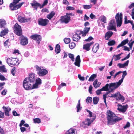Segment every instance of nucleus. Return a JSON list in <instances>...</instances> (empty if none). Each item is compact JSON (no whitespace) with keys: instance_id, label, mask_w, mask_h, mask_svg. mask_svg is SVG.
Masks as SVG:
<instances>
[{"instance_id":"26","label":"nucleus","mask_w":134,"mask_h":134,"mask_svg":"<svg viewBox=\"0 0 134 134\" xmlns=\"http://www.w3.org/2000/svg\"><path fill=\"white\" fill-rule=\"evenodd\" d=\"M99 48V45L98 43L95 44L93 46L92 48V50L93 52L96 53Z\"/></svg>"},{"instance_id":"29","label":"nucleus","mask_w":134,"mask_h":134,"mask_svg":"<svg viewBox=\"0 0 134 134\" xmlns=\"http://www.w3.org/2000/svg\"><path fill=\"white\" fill-rule=\"evenodd\" d=\"M55 52L57 53H59L60 51V46L58 44H57L55 46Z\"/></svg>"},{"instance_id":"59","label":"nucleus","mask_w":134,"mask_h":134,"mask_svg":"<svg viewBox=\"0 0 134 134\" xmlns=\"http://www.w3.org/2000/svg\"><path fill=\"white\" fill-rule=\"evenodd\" d=\"M130 57V53H129L126 57H125L124 58L121 59V61H123L124 60L126 59H128Z\"/></svg>"},{"instance_id":"2","label":"nucleus","mask_w":134,"mask_h":134,"mask_svg":"<svg viewBox=\"0 0 134 134\" xmlns=\"http://www.w3.org/2000/svg\"><path fill=\"white\" fill-rule=\"evenodd\" d=\"M20 1H13V2L10 3L9 5L10 9L12 10H14L20 8L24 2H23L18 4Z\"/></svg>"},{"instance_id":"6","label":"nucleus","mask_w":134,"mask_h":134,"mask_svg":"<svg viewBox=\"0 0 134 134\" xmlns=\"http://www.w3.org/2000/svg\"><path fill=\"white\" fill-rule=\"evenodd\" d=\"M32 83L30 81L25 79L23 83L24 88L26 90H31V85Z\"/></svg>"},{"instance_id":"17","label":"nucleus","mask_w":134,"mask_h":134,"mask_svg":"<svg viewBox=\"0 0 134 134\" xmlns=\"http://www.w3.org/2000/svg\"><path fill=\"white\" fill-rule=\"evenodd\" d=\"M7 25V23L5 20L3 19H0V27L1 29L5 28Z\"/></svg>"},{"instance_id":"52","label":"nucleus","mask_w":134,"mask_h":134,"mask_svg":"<svg viewBox=\"0 0 134 134\" xmlns=\"http://www.w3.org/2000/svg\"><path fill=\"white\" fill-rule=\"evenodd\" d=\"M114 56H115L116 57V58L114 59V60L115 61L118 60H119L121 58V57L118 54L115 55H114L113 56V57H114Z\"/></svg>"},{"instance_id":"28","label":"nucleus","mask_w":134,"mask_h":134,"mask_svg":"<svg viewBox=\"0 0 134 134\" xmlns=\"http://www.w3.org/2000/svg\"><path fill=\"white\" fill-rule=\"evenodd\" d=\"M110 83L109 84V88L110 89V90L108 92H107L105 94H104L106 95V96H107L109 93H110L111 92H112L113 91L115 90L116 89H114L115 88V86H112L111 87H110Z\"/></svg>"},{"instance_id":"7","label":"nucleus","mask_w":134,"mask_h":134,"mask_svg":"<svg viewBox=\"0 0 134 134\" xmlns=\"http://www.w3.org/2000/svg\"><path fill=\"white\" fill-rule=\"evenodd\" d=\"M115 18L117 23V27H120L121 25L122 21V13H120V14L118 13L116 14Z\"/></svg>"},{"instance_id":"46","label":"nucleus","mask_w":134,"mask_h":134,"mask_svg":"<svg viewBox=\"0 0 134 134\" xmlns=\"http://www.w3.org/2000/svg\"><path fill=\"white\" fill-rule=\"evenodd\" d=\"M38 85L36 83L34 84H33V83L31 85V90L38 88Z\"/></svg>"},{"instance_id":"45","label":"nucleus","mask_w":134,"mask_h":134,"mask_svg":"<svg viewBox=\"0 0 134 134\" xmlns=\"http://www.w3.org/2000/svg\"><path fill=\"white\" fill-rule=\"evenodd\" d=\"M92 7V5L90 4V5H83V8L85 9H89L91 8Z\"/></svg>"},{"instance_id":"49","label":"nucleus","mask_w":134,"mask_h":134,"mask_svg":"<svg viewBox=\"0 0 134 134\" xmlns=\"http://www.w3.org/2000/svg\"><path fill=\"white\" fill-rule=\"evenodd\" d=\"M125 19V21L124 23L125 24H127L128 23H130L131 21L130 20H127V18L126 16H125L124 18Z\"/></svg>"},{"instance_id":"15","label":"nucleus","mask_w":134,"mask_h":134,"mask_svg":"<svg viewBox=\"0 0 134 134\" xmlns=\"http://www.w3.org/2000/svg\"><path fill=\"white\" fill-rule=\"evenodd\" d=\"M35 76L34 74L31 73L29 74V77H26L25 79L33 83L35 81Z\"/></svg>"},{"instance_id":"9","label":"nucleus","mask_w":134,"mask_h":134,"mask_svg":"<svg viewBox=\"0 0 134 134\" xmlns=\"http://www.w3.org/2000/svg\"><path fill=\"white\" fill-rule=\"evenodd\" d=\"M107 29L108 30H114L115 31H116L115 20L113 19L110 20L109 24L108 26L107 27Z\"/></svg>"},{"instance_id":"34","label":"nucleus","mask_w":134,"mask_h":134,"mask_svg":"<svg viewBox=\"0 0 134 134\" xmlns=\"http://www.w3.org/2000/svg\"><path fill=\"white\" fill-rule=\"evenodd\" d=\"M128 107V105L127 104L123 106L122 107V109H120L121 110V112H122L123 113L125 112L126 111Z\"/></svg>"},{"instance_id":"42","label":"nucleus","mask_w":134,"mask_h":134,"mask_svg":"<svg viewBox=\"0 0 134 134\" xmlns=\"http://www.w3.org/2000/svg\"><path fill=\"white\" fill-rule=\"evenodd\" d=\"M75 46L76 44L74 42H72L69 44V46L70 49H73L75 47Z\"/></svg>"},{"instance_id":"1","label":"nucleus","mask_w":134,"mask_h":134,"mask_svg":"<svg viewBox=\"0 0 134 134\" xmlns=\"http://www.w3.org/2000/svg\"><path fill=\"white\" fill-rule=\"evenodd\" d=\"M108 124L111 125L116 123V122L122 120V118L116 116L115 114L111 111L108 110L107 112Z\"/></svg>"},{"instance_id":"30","label":"nucleus","mask_w":134,"mask_h":134,"mask_svg":"<svg viewBox=\"0 0 134 134\" xmlns=\"http://www.w3.org/2000/svg\"><path fill=\"white\" fill-rule=\"evenodd\" d=\"M109 84H107L104 86L103 87L101 88V90L103 91H109V89L108 88V87H109Z\"/></svg>"},{"instance_id":"41","label":"nucleus","mask_w":134,"mask_h":134,"mask_svg":"<svg viewBox=\"0 0 134 134\" xmlns=\"http://www.w3.org/2000/svg\"><path fill=\"white\" fill-rule=\"evenodd\" d=\"M68 55L69 57L71 59L72 61H74L75 58L74 55L71 53H69Z\"/></svg>"},{"instance_id":"16","label":"nucleus","mask_w":134,"mask_h":134,"mask_svg":"<svg viewBox=\"0 0 134 134\" xmlns=\"http://www.w3.org/2000/svg\"><path fill=\"white\" fill-rule=\"evenodd\" d=\"M111 31H109L107 32L105 34L104 38L106 40H108L113 34Z\"/></svg>"},{"instance_id":"10","label":"nucleus","mask_w":134,"mask_h":134,"mask_svg":"<svg viewBox=\"0 0 134 134\" xmlns=\"http://www.w3.org/2000/svg\"><path fill=\"white\" fill-rule=\"evenodd\" d=\"M37 21L39 25L43 26L47 25L49 22V20L47 19H43L42 18H39Z\"/></svg>"},{"instance_id":"21","label":"nucleus","mask_w":134,"mask_h":134,"mask_svg":"<svg viewBox=\"0 0 134 134\" xmlns=\"http://www.w3.org/2000/svg\"><path fill=\"white\" fill-rule=\"evenodd\" d=\"M77 33L73 35L72 39L74 41L76 42L78 41L80 39L81 37Z\"/></svg>"},{"instance_id":"48","label":"nucleus","mask_w":134,"mask_h":134,"mask_svg":"<svg viewBox=\"0 0 134 134\" xmlns=\"http://www.w3.org/2000/svg\"><path fill=\"white\" fill-rule=\"evenodd\" d=\"M36 83L38 85L41 83V80L40 78H38L37 80H36Z\"/></svg>"},{"instance_id":"58","label":"nucleus","mask_w":134,"mask_h":134,"mask_svg":"<svg viewBox=\"0 0 134 134\" xmlns=\"http://www.w3.org/2000/svg\"><path fill=\"white\" fill-rule=\"evenodd\" d=\"M13 115L15 116H19L20 115L19 114H18L15 110L13 111Z\"/></svg>"},{"instance_id":"64","label":"nucleus","mask_w":134,"mask_h":134,"mask_svg":"<svg viewBox=\"0 0 134 134\" xmlns=\"http://www.w3.org/2000/svg\"><path fill=\"white\" fill-rule=\"evenodd\" d=\"M118 107L117 109L119 111H120L121 112V110L120 109H122V107L123 106H122L120 104H118Z\"/></svg>"},{"instance_id":"22","label":"nucleus","mask_w":134,"mask_h":134,"mask_svg":"<svg viewBox=\"0 0 134 134\" xmlns=\"http://www.w3.org/2000/svg\"><path fill=\"white\" fill-rule=\"evenodd\" d=\"M128 42L129 40L128 38L125 40H124L122 41L120 44L118 45L116 47V48H118L120 47L123 46L124 45L127 43Z\"/></svg>"},{"instance_id":"63","label":"nucleus","mask_w":134,"mask_h":134,"mask_svg":"<svg viewBox=\"0 0 134 134\" xmlns=\"http://www.w3.org/2000/svg\"><path fill=\"white\" fill-rule=\"evenodd\" d=\"M4 113L2 112L1 111H0V118H3L4 117Z\"/></svg>"},{"instance_id":"38","label":"nucleus","mask_w":134,"mask_h":134,"mask_svg":"<svg viewBox=\"0 0 134 134\" xmlns=\"http://www.w3.org/2000/svg\"><path fill=\"white\" fill-rule=\"evenodd\" d=\"M116 42L115 40H112L109 41L108 43V45L109 46H112L114 45L115 44Z\"/></svg>"},{"instance_id":"37","label":"nucleus","mask_w":134,"mask_h":134,"mask_svg":"<svg viewBox=\"0 0 134 134\" xmlns=\"http://www.w3.org/2000/svg\"><path fill=\"white\" fill-rule=\"evenodd\" d=\"M99 98L98 97H94L93 99V101L94 104H97L99 101Z\"/></svg>"},{"instance_id":"44","label":"nucleus","mask_w":134,"mask_h":134,"mask_svg":"<svg viewBox=\"0 0 134 134\" xmlns=\"http://www.w3.org/2000/svg\"><path fill=\"white\" fill-rule=\"evenodd\" d=\"M86 101L87 103H91L92 101V98L91 97H88L87 98Z\"/></svg>"},{"instance_id":"23","label":"nucleus","mask_w":134,"mask_h":134,"mask_svg":"<svg viewBox=\"0 0 134 134\" xmlns=\"http://www.w3.org/2000/svg\"><path fill=\"white\" fill-rule=\"evenodd\" d=\"M0 33V36L2 37L7 34L8 32V28H5Z\"/></svg>"},{"instance_id":"31","label":"nucleus","mask_w":134,"mask_h":134,"mask_svg":"<svg viewBox=\"0 0 134 134\" xmlns=\"http://www.w3.org/2000/svg\"><path fill=\"white\" fill-rule=\"evenodd\" d=\"M97 77L96 74H93L88 79V81H93L94 79L96 78Z\"/></svg>"},{"instance_id":"13","label":"nucleus","mask_w":134,"mask_h":134,"mask_svg":"<svg viewBox=\"0 0 134 134\" xmlns=\"http://www.w3.org/2000/svg\"><path fill=\"white\" fill-rule=\"evenodd\" d=\"M31 38L33 40L36 41L38 44L40 43L41 40V36L39 35L35 34L32 35L30 36Z\"/></svg>"},{"instance_id":"57","label":"nucleus","mask_w":134,"mask_h":134,"mask_svg":"<svg viewBox=\"0 0 134 134\" xmlns=\"http://www.w3.org/2000/svg\"><path fill=\"white\" fill-rule=\"evenodd\" d=\"M130 126V123L128 122H127L126 124L124 127V129H126L127 127H129Z\"/></svg>"},{"instance_id":"25","label":"nucleus","mask_w":134,"mask_h":134,"mask_svg":"<svg viewBox=\"0 0 134 134\" xmlns=\"http://www.w3.org/2000/svg\"><path fill=\"white\" fill-rule=\"evenodd\" d=\"M18 21L21 23L27 22V20L25 19L24 17H22L21 16H19L18 18Z\"/></svg>"},{"instance_id":"39","label":"nucleus","mask_w":134,"mask_h":134,"mask_svg":"<svg viewBox=\"0 0 134 134\" xmlns=\"http://www.w3.org/2000/svg\"><path fill=\"white\" fill-rule=\"evenodd\" d=\"M2 108L4 111L5 113L7 112H9L11 110V109L10 108L6 107L5 106H3Z\"/></svg>"},{"instance_id":"60","label":"nucleus","mask_w":134,"mask_h":134,"mask_svg":"<svg viewBox=\"0 0 134 134\" xmlns=\"http://www.w3.org/2000/svg\"><path fill=\"white\" fill-rule=\"evenodd\" d=\"M89 113V116L90 117H91L92 116V113L90 111V110H88V109L86 110Z\"/></svg>"},{"instance_id":"53","label":"nucleus","mask_w":134,"mask_h":134,"mask_svg":"<svg viewBox=\"0 0 134 134\" xmlns=\"http://www.w3.org/2000/svg\"><path fill=\"white\" fill-rule=\"evenodd\" d=\"M78 77L79 79L81 80L84 81L85 80V78L83 76H81V75L79 74Z\"/></svg>"},{"instance_id":"62","label":"nucleus","mask_w":134,"mask_h":134,"mask_svg":"<svg viewBox=\"0 0 134 134\" xmlns=\"http://www.w3.org/2000/svg\"><path fill=\"white\" fill-rule=\"evenodd\" d=\"M20 129L21 130V132H23L25 131H26V128L24 127H22V126L21 127H20Z\"/></svg>"},{"instance_id":"14","label":"nucleus","mask_w":134,"mask_h":134,"mask_svg":"<svg viewBox=\"0 0 134 134\" xmlns=\"http://www.w3.org/2000/svg\"><path fill=\"white\" fill-rule=\"evenodd\" d=\"M90 29V27H85L84 29L82 31H80L79 33V35L82 34L83 36H86V34L88 33ZM77 32H79V31L78 30L77 31Z\"/></svg>"},{"instance_id":"11","label":"nucleus","mask_w":134,"mask_h":134,"mask_svg":"<svg viewBox=\"0 0 134 134\" xmlns=\"http://www.w3.org/2000/svg\"><path fill=\"white\" fill-rule=\"evenodd\" d=\"M20 44L23 46L27 45L28 43V40L26 37L21 35L19 37Z\"/></svg>"},{"instance_id":"24","label":"nucleus","mask_w":134,"mask_h":134,"mask_svg":"<svg viewBox=\"0 0 134 134\" xmlns=\"http://www.w3.org/2000/svg\"><path fill=\"white\" fill-rule=\"evenodd\" d=\"M129 61L127 60L125 63L123 64L119 63L117 65V66L119 67L120 68H124L125 66H127L128 65Z\"/></svg>"},{"instance_id":"54","label":"nucleus","mask_w":134,"mask_h":134,"mask_svg":"<svg viewBox=\"0 0 134 134\" xmlns=\"http://www.w3.org/2000/svg\"><path fill=\"white\" fill-rule=\"evenodd\" d=\"M12 58H8L7 59V62L8 63H9L10 65H12L11 63L12 62Z\"/></svg>"},{"instance_id":"19","label":"nucleus","mask_w":134,"mask_h":134,"mask_svg":"<svg viewBox=\"0 0 134 134\" xmlns=\"http://www.w3.org/2000/svg\"><path fill=\"white\" fill-rule=\"evenodd\" d=\"M94 42H91L90 43H87L83 46V49H86L87 51L90 50V46Z\"/></svg>"},{"instance_id":"32","label":"nucleus","mask_w":134,"mask_h":134,"mask_svg":"<svg viewBox=\"0 0 134 134\" xmlns=\"http://www.w3.org/2000/svg\"><path fill=\"white\" fill-rule=\"evenodd\" d=\"M116 99L117 100L119 99V100H121L122 101H123L125 100L124 97L122 95H121L120 93L119 94L118 96L117 97Z\"/></svg>"},{"instance_id":"36","label":"nucleus","mask_w":134,"mask_h":134,"mask_svg":"<svg viewBox=\"0 0 134 134\" xmlns=\"http://www.w3.org/2000/svg\"><path fill=\"white\" fill-rule=\"evenodd\" d=\"M0 71L4 72H7V70L4 65L0 66Z\"/></svg>"},{"instance_id":"55","label":"nucleus","mask_w":134,"mask_h":134,"mask_svg":"<svg viewBox=\"0 0 134 134\" xmlns=\"http://www.w3.org/2000/svg\"><path fill=\"white\" fill-rule=\"evenodd\" d=\"M16 68L15 67H14L12 70L11 73L12 75L13 76H14L15 75V70Z\"/></svg>"},{"instance_id":"56","label":"nucleus","mask_w":134,"mask_h":134,"mask_svg":"<svg viewBox=\"0 0 134 134\" xmlns=\"http://www.w3.org/2000/svg\"><path fill=\"white\" fill-rule=\"evenodd\" d=\"M66 9L67 10H73L75 9V8L74 7L70 6L67 7Z\"/></svg>"},{"instance_id":"35","label":"nucleus","mask_w":134,"mask_h":134,"mask_svg":"<svg viewBox=\"0 0 134 134\" xmlns=\"http://www.w3.org/2000/svg\"><path fill=\"white\" fill-rule=\"evenodd\" d=\"M12 58V62L11 63L12 65H18L17 60V58Z\"/></svg>"},{"instance_id":"12","label":"nucleus","mask_w":134,"mask_h":134,"mask_svg":"<svg viewBox=\"0 0 134 134\" xmlns=\"http://www.w3.org/2000/svg\"><path fill=\"white\" fill-rule=\"evenodd\" d=\"M93 121V120H92L88 118L86 119L84 121L82 122L83 124L81 126L84 128L87 127L86 126H89Z\"/></svg>"},{"instance_id":"33","label":"nucleus","mask_w":134,"mask_h":134,"mask_svg":"<svg viewBox=\"0 0 134 134\" xmlns=\"http://www.w3.org/2000/svg\"><path fill=\"white\" fill-rule=\"evenodd\" d=\"M65 134H75L74 130L71 129L67 131Z\"/></svg>"},{"instance_id":"3","label":"nucleus","mask_w":134,"mask_h":134,"mask_svg":"<svg viewBox=\"0 0 134 134\" xmlns=\"http://www.w3.org/2000/svg\"><path fill=\"white\" fill-rule=\"evenodd\" d=\"M36 70L37 71V74L39 76H43L46 75L48 73V71L45 69H42L41 67L39 66L38 65L35 66Z\"/></svg>"},{"instance_id":"18","label":"nucleus","mask_w":134,"mask_h":134,"mask_svg":"<svg viewBox=\"0 0 134 134\" xmlns=\"http://www.w3.org/2000/svg\"><path fill=\"white\" fill-rule=\"evenodd\" d=\"M80 62L81 60L80 56L79 55H78L77 56L76 58L75 62L74 63V64L75 65L79 67L80 66Z\"/></svg>"},{"instance_id":"47","label":"nucleus","mask_w":134,"mask_h":134,"mask_svg":"<svg viewBox=\"0 0 134 134\" xmlns=\"http://www.w3.org/2000/svg\"><path fill=\"white\" fill-rule=\"evenodd\" d=\"M119 94V92H117L115 94H111V96H110V97H117L118 96Z\"/></svg>"},{"instance_id":"4","label":"nucleus","mask_w":134,"mask_h":134,"mask_svg":"<svg viewBox=\"0 0 134 134\" xmlns=\"http://www.w3.org/2000/svg\"><path fill=\"white\" fill-rule=\"evenodd\" d=\"M122 73H123V74L122 76V77L121 79L118 82L110 83V87H111L112 86H115L114 89H116L121 85L123 82L124 78L127 74L126 71H122Z\"/></svg>"},{"instance_id":"5","label":"nucleus","mask_w":134,"mask_h":134,"mask_svg":"<svg viewBox=\"0 0 134 134\" xmlns=\"http://www.w3.org/2000/svg\"><path fill=\"white\" fill-rule=\"evenodd\" d=\"M13 30L15 34L18 36H20L22 34V30L21 27L17 23L14 25Z\"/></svg>"},{"instance_id":"50","label":"nucleus","mask_w":134,"mask_h":134,"mask_svg":"<svg viewBox=\"0 0 134 134\" xmlns=\"http://www.w3.org/2000/svg\"><path fill=\"white\" fill-rule=\"evenodd\" d=\"M48 1H44L42 5L41 4L40 8H43L44 6L46 5L48 3Z\"/></svg>"},{"instance_id":"43","label":"nucleus","mask_w":134,"mask_h":134,"mask_svg":"<svg viewBox=\"0 0 134 134\" xmlns=\"http://www.w3.org/2000/svg\"><path fill=\"white\" fill-rule=\"evenodd\" d=\"M64 41L65 44H68L70 42V39L69 38H65L64 39Z\"/></svg>"},{"instance_id":"27","label":"nucleus","mask_w":134,"mask_h":134,"mask_svg":"<svg viewBox=\"0 0 134 134\" xmlns=\"http://www.w3.org/2000/svg\"><path fill=\"white\" fill-rule=\"evenodd\" d=\"M55 13L54 11H52L50 13L47 15V18L49 20H51L55 15Z\"/></svg>"},{"instance_id":"20","label":"nucleus","mask_w":134,"mask_h":134,"mask_svg":"<svg viewBox=\"0 0 134 134\" xmlns=\"http://www.w3.org/2000/svg\"><path fill=\"white\" fill-rule=\"evenodd\" d=\"M30 4L34 8H35L36 7H39L40 8L41 4L37 2L36 1H33V2L31 3Z\"/></svg>"},{"instance_id":"40","label":"nucleus","mask_w":134,"mask_h":134,"mask_svg":"<svg viewBox=\"0 0 134 134\" xmlns=\"http://www.w3.org/2000/svg\"><path fill=\"white\" fill-rule=\"evenodd\" d=\"M34 122L35 123L39 124L41 122V119L39 118H36L33 119Z\"/></svg>"},{"instance_id":"61","label":"nucleus","mask_w":134,"mask_h":134,"mask_svg":"<svg viewBox=\"0 0 134 134\" xmlns=\"http://www.w3.org/2000/svg\"><path fill=\"white\" fill-rule=\"evenodd\" d=\"M93 38L91 36H90L87 39H85V41L86 42L90 41L92 40Z\"/></svg>"},{"instance_id":"51","label":"nucleus","mask_w":134,"mask_h":134,"mask_svg":"<svg viewBox=\"0 0 134 134\" xmlns=\"http://www.w3.org/2000/svg\"><path fill=\"white\" fill-rule=\"evenodd\" d=\"M66 84L65 83H62L60 85H59L58 87V89L59 90H60L61 88L63 86H66Z\"/></svg>"},{"instance_id":"8","label":"nucleus","mask_w":134,"mask_h":134,"mask_svg":"<svg viewBox=\"0 0 134 134\" xmlns=\"http://www.w3.org/2000/svg\"><path fill=\"white\" fill-rule=\"evenodd\" d=\"M70 16L66 15L61 16L59 20L61 23L66 24L68 23L70 21Z\"/></svg>"}]
</instances>
